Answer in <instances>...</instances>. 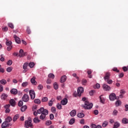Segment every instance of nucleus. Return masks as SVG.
Here are the masks:
<instances>
[{
	"label": "nucleus",
	"mask_w": 128,
	"mask_h": 128,
	"mask_svg": "<svg viewBox=\"0 0 128 128\" xmlns=\"http://www.w3.org/2000/svg\"><path fill=\"white\" fill-rule=\"evenodd\" d=\"M32 118H30V117H28V120L25 121V124H24L25 128H34V125H32Z\"/></svg>",
	"instance_id": "1"
},
{
	"label": "nucleus",
	"mask_w": 128,
	"mask_h": 128,
	"mask_svg": "<svg viewBox=\"0 0 128 128\" xmlns=\"http://www.w3.org/2000/svg\"><path fill=\"white\" fill-rule=\"evenodd\" d=\"M94 104L92 103H90L88 102V101L86 100L84 102V105L83 106L84 108V110H91V108H92V106Z\"/></svg>",
	"instance_id": "2"
},
{
	"label": "nucleus",
	"mask_w": 128,
	"mask_h": 128,
	"mask_svg": "<svg viewBox=\"0 0 128 128\" xmlns=\"http://www.w3.org/2000/svg\"><path fill=\"white\" fill-rule=\"evenodd\" d=\"M48 110H45L44 112L42 113L40 116V120H44L46 116H48Z\"/></svg>",
	"instance_id": "3"
},
{
	"label": "nucleus",
	"mask_w": 128,
	"mask_h": 128,
	"mask_svg": "<svg viewBox=\"0 0 128 128\" xmlns=\"http://www.w3.org/2000/svg\"><path fill=\"white\" fill-rule=\"evenodd\" d=\"M29 94L31 100H34L36 98V93L34 92V90H30L29 91Z\"/></svg>",
	"instance_id": "4"
},
{
	"label": "nucleus",
	"mask_w": 128,
	"mask_h": 128,
	"mask_svg": "<svg viewBox=\"0 0 128 128\" xmlns=\"http://www.w3.org/2000/svg\"><path fill=\"white\" fill-rule=\"evenodd\" d=\"M84 92V88L80 87L78 88L77 90V94L78 96H82V94Z\"/></svg>",
	"instance_id": "5"
},
{
	"label": "nucleus",
	"mask_w": 128,
	"mask_h": 128,
	"mask_svg": "<svg viewBox=\"0 0 128 128\" xmlns=\"http://www.w3.org/2000/svg\"><path fill=\"white\" fill-rule=\"evenodd\" d=\"M22 100H23V102H28L30 100V98L28 97V94H24L22 97Z\"/></svg>",
	"instance_id": "6"
},
{
	"label": "nucleus",
	"mask_w": 128,
	"mask_h": 128,
	"mask_svg": "<svg viewBox=\"0 0 128 128\" xmlns=\"http://www.w3.org/2000/svg\"><path fill=\"white\" fill-rule=\"evenodd\" d=\"M109 98L110 100L114 102V100H116V94L112 93L109 96Z\"/></svg>",
	"instance_id": "7"
},
{
	"label": "nucleus",
	"mask_w": 128,
	"mask_h": 128,
	"mask_svg": "<svg viewBox=\"0 0 128 128\" xmlns=\"http://www.w3.org/2000/svg\"><path fill=\"white\" fill-rule=\"evenodd\" d=\"M102 88L106 92H110V87L106 84H103Z\"/></svg>",
	"instance_id": "8"
},
{
	"label": "nucleus",
	"mask_w": 128,
	"mask_h": 128,
	"mask_svg": "<svg viewBox=\"0 0 128 128\" xmlns=\"http://www.w3.org/2000/svg\"><path fill=\"white\" fill-rule=\"evenodd\" d=\"M9 102L12 106H15L16 104V100L14 99L10 100Z\"/></svg>",
	"instance_id": "9"
},
{
	"label": "nucleus",
	"mask_w": 128,
	"mask_h": 128,
	"mask_svg": "<svg viewBox=\"0 0 128 128\" xmlns=\"http://www.w3.org/2000/svg\"><path fill=\"white\" fill-rule=\"evenodd\" d=\"M8 126H10V124L8 123L6 121L2 124V128H6Z\"/></svg>",
	"instance_id": "10"
},
{
	"label": "nucleus",
	"mask_w": 128,
	"mask_h": 128,
	"mask_svg": "<svg viewBox=\"0 0 128 128\" xmlns=\"http://www.w3.org/2000/svg\"><path fill=\"white\" fill-rule=\"evenodd\" d=\"M61 104L62 106H66V104H68V99L66 98H64V100H61Z\"/></svg>",
	"instance_id": "11"
},
{
	"label": "nucleus",
	"mask_w": 128,
	"mask_h": 128,
	"mask_svg": "<svg viewBox=\"0 0 128 128\" xmlns=\"http://www.w3.org/2000/svg\"><path fill=\"white\" fill-rule=\"evenodd\" d=\"M46 110L44 109V108H41L39 110H37L38 114H43V112H44V110Z\"/></svg>",
	"instance_id": "12"
},
{
	"label": "nucleus",
	"mask_w": 128,
	"mask_h": 128,
	"mask_svg": "<svg viewBox=\"0 0 128 128\" xmlns=\"http://www.w3.org/2000/svg\"><path fill=\"white\" fill-rule=\"evenodd\" d=\"M110 72H106L105 76L104 77V80H108L110 79Z\"/></svg>",
	"instance_id": "13"
},
{
	"label": "nucleus",
	"mask_w": 128,
	"mask_h": 128,
	"mask_svg": "<svg viewBox=\"0 0 128 128\" xmlns=\"http://www.w3.org/2000/svg\"><path fill=\"white\" fill-rule=\"evenodd\" d=\"M14 38L15 40V42H16V44H20V38L18 37H17L16 35H14Z\"/></svg>",
	"instance_id": "14"
},
{
	"label": "nucleus",
	"mask_w": 128,
	"mask_h": 128,
	"mask_svg": "<svg viewBox=\"0 0 128 128\" xmlns=\"http://www.w3.org/2000/svg\"><path fill=\"white\" fill-rule=\"evenodd\" d=\"M10 92L12 94H18V90L16 89V88H12V90H10Z\"/></svg>",
	"instance_id": "15"
},
{
	"label": "nucleus",
	"mask_w": 128,
	"mask_h": 128,
	"mask_svg": "<svg viewBox=\"0 0 128 128\" xmlns=\"http://www.w3.org/2000/svg\"><path fill=\"white\" fill-rule=\"evenodd\" d=\"M70 114L71 116L74 117L75 116L76 114V110H72L70 113Z\"/></svg>",
	"instance_id": "16"
},
{
	"label": "nucleus",
	"mask_w": 128,
	"mask_h": 128,
	"mask_svg": "<svg viewBox=\"0 0 128 128\" xmlns=\"http://www.w3.org/2000/svg\"><path fill=\"white\" fill-rule=\"evenodd\" d=\"M30 82L32 84H36V76H33L32 78L30 80Z\"/></svg>",
	"instance_id": "17"
},
{
	"label": "nucleus",
	"mask_w": 128,
	"mask_h": 128,
	"mask_svg": "<svg viewBox=\"0 0 128 128\" xmlns=\"http://www.w3.org/2000/svg\"><path fill=\"white\" fill-rule=\"evenodd\" d=\"M19 54H20V56L22 57V56H26V53L24 52V50H20L19 51Z\"/></svg>",
	"instance_id": "18"
},
{
	"label": "nucleus",
	"mask_w": 128,
	"mask_h": 128,
	"mask_svg": "<svg viewBox=\"0 0 128 128\" xmlns=\"http://www.w3.org/2000/svg\"><path fill=\"white\" fill-rule=\"evenodd\" d=\"M122 105V102L120 100H117L115 102L116 106H120Z\"/></svg>",
	"instance_id": "19"
},
{
	"label": "nucleus",
	"mask_w": 128,
	"mask_h": 128,
	"mask_svg": "<svg viewBox=\"0 0 128 128\" xmlns=\"http://www.w3.org/2000/svg\"><path fill=\"white\" fill-rule=\"evenodd\" d=\"M122 124H128V118H124L122 120Z\"/></svg>",
	"instance_id": "20"
},
{
	"label": "nucleus",
	"mask_w": 128,
	"mask_h": 128,
	"mask_svg": "<svg viewBox=\"0 0 128 128\" xmlns=\"http://www.w3.org/2000/svg\"><path fill=\"white\" fill-rule=\"evenodd\" d=\"M66 80V76H63L60 79V82H64Z\"/></svg>",
	"instance_id": "21"
},
{
	"label": "nucleus",
	"mask_w": 128,
	"mask_h": 128,
	"mask_svg": "<svg viewBox=\"0 0 128 128\" xmlns=\"http://www.w3.org/2000/svg\"><path fill=\"white\" fill-rule=\"evenodd\" d=\"M5 122H12V117L10 116H8L6 118L5 120Z\"/></svg>",
	"instance_id": "22"
},
{
	"label": "nucleus",
	"mask_w": 128,
	"mask_h": 128,
	"mask_svg": "<svg viewBox=\"0 0 128 128\" xmlns=\"http://www.w3.org/2000/svg\"><path fill=\"white\" fill-rule=\"evenodd\" d=\"M33 122L35 124H38L40 122V120H38V118L36 117L34 118Z\"/></svg>",
	"instance_id": "23"
},
{
	"label": "nucleus",
	"mask_w": 128,
	"mask_h": 128,
	"mask_svg": "<svg viewBox=\"0 0 128 128\" xmlns=\"http://www.w3.org/2000/svg\"><path fill=\"white\" fill-rule=\"evenodd\" d=\"M87 73H88V77L89 78H92V76L91 75L92 74V70H88L87 71Z\"/></svg>",
	"instance_id": "24"
},
{
	"label": "nucleus",
	"mask_w": 128,
	"mask_h": 128,
	"mask_svg": "<svg viewBox=\"0 0 128 128\" xmlns=\"http://www.w3.org/2000/svg\"><path fill=\"white\" fill-rule=\"evenodd\" d=\"M12 42L10 40H7L6 41V46H12Z\"/></svg>",
	"instance_id": "25"
},
{
	"label": "nucleus",
	"mask_w": 128,
	"mask_h": 128,
	"mask_svg": "<svg viewBox=\"0 0 128 128\" xmlns=\"http://www.w3.org/2000/svg\"><path fill=\"white\" fill-rule=\"evenodd\" d=\"M120 123H118V122H115L114 125V127L112 128H120Z\"/></svg>",
	"instance_id": "26"
},
{
	"label": "nucleus",
	"mask_w": 128,
	"mask_h": 128,
	"mask_svg": "<svg viewBox=\"0 0 128 128\" xmlns=\"http://www.w3.org/2000/svg\"><path fill=\"white\" fill-rule=\"evenodd\" d=\"M78 118H82L84 116V113L80 112L78 114Z\"/></svg>",
	"instance_id": "27"
},
{
	"label": "nucleus",
	"mask_w": 128,
	"mask_h": 128,
	"mask_svg": "<svg viewBox=\"0 0 128 128\" xmlns=\"http://www.w3.org/2000/svg\"><path fill=\"white\" fill-rule=\"evenodd\" d=\"M20 118V114H16L13 118V122H16Z\"/></svg>",
	"instance_id": "28"
},
{
	"label": "nucleus",
	"mask_w": 128,
	"mask_h": 128,
	"mask_svg": "<svg viewBox=\"0 0 128 128\" xmlns=\"http://www.w3.org/2000/svg\"><path fill=\"white\" fill-rule=\"evenodd\" d=\"M26 108H28V106H24L22 107H21L20 108V110L21 112H26Z\"/></svg>",
	"instance_id": "29"
},
{
	"label": "nucleus",
	"mask_w": 128,
	"mask_h": 128,
	"mask_svg": "<svg viewBox=\"0 0 128 128\" xmlns=\"http://www.w3.org/2000/svg\"><path fill=\"white\" fill-rule=\"evenodd\" d=\"M48 100V97H43L41 100L42 102H46Z\"/></svg>",
	"instance_id": "30"
},
{
	"label": "nucleus",
	"mask_w": 128,
	"mask_h": 128,
	"mask_svg": "<svg viewBox=\"0 0 128 128\" xmlns=\"http://www.w3.org/2000/svg\"><path fill=\"white\" fill-rule=\"evenodd\" d=\"M108 122L106 120L104 121L102 124V126L103 128H106V126H108Z\"/></svg>",
	"instance_id": "31"
},
{
	"label": "nucleus",
	"mask_w": 128,
	"mask_h": 128,
	"mask_svg": "<svg viewBox=\"0 0 128 128\" xmlns=\"http://www.w3.org/2000/svg\"><path fill=\"white\" fill-rule=\"evenodd\" d=\"M0 83L1 84H3L4 86V84H6V80L4 79L0 80Z\"/></svg>",
	"instance_id": "32"
},
{
	"label": "nucleus",
	"mask_w": 128,
	"mask_h": 128,
	"mask_svg": "<svg viewBox=\"0 0 128 128\" xmlns=\"http://www.w3.org/2000/svg\"><path fill=\"white\" fill-rule=\"evenodd\" d=\"M8 98V94H3L1 96L2 100H6Z\"/></svg>",
	"instance_id": "33"
},
{
	"label": "nucleus",
	"mask_w": 128,
	"mask_h": 128,
	"mask_svg": "<svg viewBox=\"0 0 128 128\" xmlns=\"http://www.w3.org/2000/svg\"><path fill=\"white\" fill-rule=\"evenodd\" d=\"M8 26L12 30L14 28V24H12V23L9 22L8 23Z\"/></svg>",
	"instance_id": "34"
},
{
	"label": "nucleus",
	"mask_w": 128,
	"mask_h": 128,
	"mask_svg": "<svg viewBox=\"0 0 128 128\" xmlns=\"http://www.w3.org/2000/svg\"><path fill=\"white\" fill-rule=\"evenodd\" d=\"M26 32L28 34H32V30H30V28L29 26H27Z\"/></svg>",
	"instance_id": "35"
},
{
	"label": "nucleus",
	"mask_w": 128,
	"mask_h": 128,
	"mask_svg": "<svg viewBox=\"0 0 128 128\" xmlns=\"http://www.w3.org/2000/svg\"><path fill=\"white\" fill-rule=\"evenodd\" d=\"M75 120L74 118H72L69 122L70 124H74Z\"/></svg>",
	"instance_id": "36"
},
{
	"label": "nucleus",
	"mask_w": 128,
	"mask_h": 128,
	"mask_svg": "<svg viewBox=\"0 0 128 128\" xmlns=\"http://www.w3.org/2000/svg\"><path fill=\"white\" fill-rule=\"evenodd\" d=\"M54 90H58V83H56V82H55L54 84Z\"/></svg>",
	"instance_id": "37"
},
{
	"label": "nucleus",
	"mask_w": 128,
	"mask_h": 128,
	"mask_svg": "<svg viewBox=\"0 0 128 128\" xmlns=\"http://www.w3.org/2000/svg\"><path fill=\"white\" fill-rule=\"evenodd\" d=\"M86 82H88V81L86 79H82V84H83V86H86Z\"/></svg>",
	"instance_id": "38"
},
{
	"label": "nucleus",
	"mask_w": 128,
	"mask_h": 128,
	"mask_svg": "<svg viewBox=\"0 0 128 128\" xmlns=\"http://www.w3.org/2000/svg\"><path fill=\"white\" fill-rule=\"evenodd\" d=\"M28 82H24L23 83H22V86L23 88H26V86H28Z\"/></svg>",
	"instance_id": "39"
},
{
	"label": "nucleus",
	"mask_w": 128,
	"mask_h": 128,
	"mask_svg": "<svg viewBox=\"0 0 128 128\" xmlns=\"http://www.w3.org/2000/svg\"><path fill=\"white\" fill-rule=\"evenodd\" d=\"M28 66H29L30 68H34V62H31L29 63Z\"/></svg>",
	"instance_id": "40"
},
{
	"label": "nucleus",
	"mask_w": 128,
	"mask_h": 128,
	"mask_svg": "<svg viewBox=\"0 0 128 128\" xmlns=\"http://www.w3.org/2000/svg\"><path fill=\"white\" fill-rule=\"evenodd\" d=\"M34 102L35 104H40V99H35L34 100Z\"/></svg>",
	"instance_id": "41"
},
{
	"label": "nucleus",
	"mask_w": 128,
	"mask_h": 128,
	"mask_svg": "<svg viewBox=\"0 0 128 128\" xmlns=\"http://www.w3.org/2000/svg\"><path fill=\"white\" fill-rule=\"evenodd\" d=\"M102 95H101L100 96V102H102V104H104V98H102Z\"/></svg>",
	"instance_id": "42"
},
{
	"label": "nucleus",
	"mask_w": 128,
	"mask_h": 128,
	"mask_svg": "<svg viewBox=\"0 0 128 128\" xmlns=\"http://www.w3.org/2000/svg\"><path fill=\"white\" fill-rule=\"evenodd\" d=\"M51 111L52 112L53 114H56V108H55V107H52Z\"/></svg>",
	"instance_id": "43"
},
{
	"label": "nucleus",
	"mask_w": 128,
	"mask_h": 128,
	"mask_svg": "<svg viewBox=\"0 0 128 128\" xmlns=\"http://www.w3.org/2000/svg\"><path fill=\"white\" fill-rule=\"evenodd\" d=\"M28 64L24 63L23 65L24 70H26V68H28Z\"/></svg>",
	"instance_id": "44"
},
{
	"label": "nucleus",
	"mask_w": 128,
	"mask_h": 128,
	"mask_svg": "<svg viewBox=\"0 0 128 128\" xmlns=\"http://www.w3.org/2000/svg\"><path fill=\"white\" fill-rule=\"evenodd\" d=\"M48 78H54V74H50L48 75Z\"/></svg>",
	"instance_id": "45"
},
{
	"label": "nucleus",
	"mask_w": 128,
	"mask_h": 128,
	"mask_svg": "<svg viewBox=\"0 0 128 128\" xmlns=\"http://www.w3.org/2000/svg\"><path fill=\"white\" fill-rule=\"evenodd\" d=\"M106 82L109 84H112V80L108 79L106 80Z\"/></svg>",
	"instance_id": "46"
},
{
	"label": "nucleus",
	"mask_w": 128,
	"mask_h": 128,
	"mask_svg": "<svg viewBox=\"0 0 128 128\" xmlns=\"http://www.w3.org/2000/svg\"><path fill=\"white\" fill-rule=\"evenodd\" d=\"M118 114V112L117 110H114L113 111V112H112L113 116H117Z\"/></svg>",
	"instance_id": "47"
},
{
	"label": "nucleus",
	"mask_w": 128,
	"mask_h": 128,
	"mask_svg": "<svg viewBox=\"0 0 128 128\" xmlns=\"http://www.w3.org/2000/svg\"><path fill=\"white\" fill-rule=\"evenodd\" d=\"M12 67H8L6 68V72H12Z\"/></svg>",
	"instance_id": "48"
},
{
	"label": "nucleus",
	"mask_w": 128,
	"mask_h": 128,
	"mask_svg": "<svg viewBox=\"0 0 128 128\" xmlns=\"http://www.w3.org/2000/svg\"><path fill=\"white\" fill-rule=\"evenodd\" d=\"M52 104H53L52 99L49 100L48 103L49 106H52Z\"/></svg>",
	"instance_id": "49"
},
{
	"label": "nucleus",
	"mask_w": 128,
	"mask_h": 128,
	"mask_svg": "<svg viewBox=\"0 0 128 128\" xmlns=\"http://www.w3.org/2000/svg\"><path fill=\"white\" fill-rule=\"evenodd\" d=\"M56 108H58V110H62V104H56Z\"/></svg>",
	"instance_id": "50"
},
{
	"label": "nucleus",
	"mask_w": 128,
	"mask_h": 128,
	"mask_svg": "<svg viewBox=\"0 0 128 128\" xmlns=\"http://www.w3.org/2000/svg\"><path fill=\"white\" fill-rule=\"evenodd\" d=\"M46 126H50L52 124V121L47 120L46 123Z\"/></svg>",
	"instance_id": "51"
},
{
	"label": "nucleus",
	"mask_w": 128,
	"mask_h": 128,
	"mask_svg": "<svg viewBox=\"0 0 128 128\" xmlns=\"http://www.w3.org/2000/svg\"><path fill=\"white\" fill-rule=\"evenodd\" d=\"M7 64L8 66H12V60H8Z\"/></svg>",
	"instance_id": "52"
},
{
	"label": "nucleus",
	"mask_w": 128,
	"mask_h": 128,
	"mask_svg": "<svg viewBox=\"0 0 128 128\" xmlns=\"http://www.w3.org/2000/svg\"><path fill=\"white\" fill-rule=\"evenodd\" d=\"M22 104H24V102L22 100H20L18 103V106H22Z\"/></svg>",
	"instance_id": "53"
},
{
	"label": "nucleus",
	"mask_w": 128,
	"mask_h": 128,
	"mask_svg": "<svg viewBox=\"0 0 128 128\" xmlns=\"http://www.w3.org/2000/svg\"><path fill=\"white\" fill-rule=\"evenodd\" d=\"M114 72H120V70H118V68H112Z\"/></svg>",
	"instance_id": "54"
},
{
	"label": "nucleus",
	"mask_w": 128,
	"mask_h": 128,
	"mask_svg": "<svg viewBox=\"0 0 128 128\" xmlns=\"http://www.w3.org/2000/svg\"><path fill=\"white\" fill-rule=\"evenodd\" d=\"M0 61L1 62H4V54L0 55Z\"/></svg>",
	"instance_id": "55"
},
{
	"label": "nucleus",
	"mask_w": 128,
	"mask_h": 128,
	"mask_svg": "<svg viewBox=\"0 0 128 128\" xmlns=\"http://www.w3.org/2000/svg\"><path fill=\"white\" fill-rule=\"evenodd\" d=\"M3 32H8V26H5L4 28H2Z\"/></svg>",
	"instance_id": "56"
},
{
	"label": "nucleus",
	"mask_w": 128,
	"mask_h": 128,
	"mask_svg": "<svg viewBox=\"0 0 128 128\" xmlns=\"http://www.w3.org/2000/svg\"><path fill=\"white\" fill-rule=\"evenodd\" d=\"M38 90H42V88H44V86H42V84H40L38 85Z\"/></svg>",
	"instance_id": "57"
},
{
	"label": "nucleus",
	"mask_w": 128,
	"mask_h": 128,
	"mask_svg": "<svg viewBox=\"0 0 128 128\" xmlns=\"http://www.w3.org/2000/svg\"><path fill=\"white\" fill-rule=\"evenodd\" d=\"M0 72H4V70L3 68H2V66L0 65Z\"/></svg>",
	"instance_id": "58"
},
{
	"label": "nucleus",
	"mask_w": 128,
	"mask_h": 128,
	"mask_svg": "<svg viewBox=\"0 0 128 128\" xmlns=\"http://www.w3.org/2000/svg\"><path fill=\"white\" fill-rule=\"evenodd\" d=\"M10 104H6V105L4 106V108L6 109H8V108H10Z\"/></svg>",
	"instance_id": "59"
},
{
	"label": "nucleus",
	"mask_w": 128,
	"mask_h": 128,
	"mask_svg": "<svg viewBox=\"0 0 128 128\" xmlns=\"http://www.w3.org/2000/svg\"><path fill=\"white\" fill-rule=\"evenodd\" d=\"M50 120H52L53 118H54V114H51L50 116Z\"/></svg>",
	"instance_id": "60"
},
{
	"label": "nucleus",
	"mask_w": 128,
	"mask_h": 128,
	"mask_svg": "<svg viewBox=\"0 0 128 128\" xmlns=\"http://www.w3.org/2000/svg\"><path fill=\"white\" fill-rule=\"evenodd\" d=\"M122 70H123L124 72H127L128 68L126 66H124L122 68Z\"/></svg>",
	"instance_id": "61"
},
{
	"label": "nucleus",
	"mask_w": 128,
	"mask_h": 128,
	"mask_svg": "<svg viewBox=\"0 0 128 128\" xmlns=\"http://www.w3.org/2000/svg\"><path fill=\"white\" fill-rule=\"evenodd\" d=\"M12 46H8L7 47V50H8V52H10V50H12Z\"/></svg>",
	"instance_id": "62"
},
{
	"label": "nucleus",
	"mask_w": 128,
	"mask_h": 128,
	"mask_svg": "<svg viewBox=\"0 0 128 128\" xmlns=\"http://www.w3.org/2000/svg\"><path fill=\"white\" fill-rule=\"evenodd\" d=\"M80 124H84V120L82 119L80 120Z\"/></svg>",
	"instance_id": "63"
},
{
	"label": "nucleus",
	"mask_w": 128,
	"mask_h": 128,
	"mask_svg": "<svg viewBox=\"0 0 128 128\" xmlns=\"http://www.w3.org/2000/svg\"><path fill=\"white\" fill-rule=\"evenodd\" d=\"M96 124H92L91 128H96Z\"/></svg>",
	"instance_id": "64"
}]
</instances>
